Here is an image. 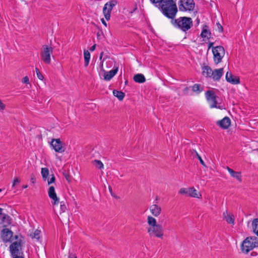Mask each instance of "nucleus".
<instances>
[{"label": "nucleus", "mask_w": 258, "mask_h": 258, "mask_svg": "<svg viewBox=\"0 0 258 258\" xmlns=\"http://www.w3.org/2000/svg\"><path fill=\"white\" fill-rule=\"evenodd\" d=\"M166 17L173 19L177 12L176 0H150Z\"/></svg>", "instance_id": "1"}, {"label": "nucleus", "mask_w": 258, "mask_h": 258, "mask_svg": "<svg viewBox=\"0 0 258 258\" xmlns=\"http://www.w3.org/2000/svg\"><path fill=\"white\" fill-rule=\"evenodd\" d=\"M147 223L150 226L147 229L148 233L151 237L155 236L162 238L164 236V230L162 226L157 224L155 218L149 216L147 217Z\"/></svg>", "instance_id": "2"}, {"label": "nucleus", "mask_w": 258, "mask_h": 258, "mask_svg": "<svg viewBox=\"0 0 258 258\" xmlns=\"http://www.w3.org/2000/svg\"><path fill=\"white\" fill-rule=\"evenodd\" d=\"M172 24L176 27L184 32L187 31L192 26L191 18L186 17H181L172 21Z\"/></svg>", "instance_id": "3"}, {"label": "nucleus", "mask_w": 258, "mask_h": 258, "mask_svg": "<svg viewBox=\"0 0 258 258\" xmlns=\"http://www.w3.org/2000/svg\"><path fill=\"white\" fill-rule=\"evenodd\" d=\"M256 247H258V238L255 236L248 237L242 242L241 250L243 253L247 254Z\"/></svg>", "instance_id": "4"}, {"label": "nucleus", "mask_w": 258, "mask_h": 258, "mask_svg": "<svg viewBox=\"0 0 258 258\" xmlns=\"http://www.w3.org/2000/svg\"><path fill=\"white\" fill-rule=\"evenodd\" d=\"M53 48L47 45H43L40 51L41 59L45 63L49 64L51 62V55Z\"/></svg>", "instance_id": "5"}, {"label": "nucleus", "mask_w": 258, "mask_h": 258, "mask_svg": "<svg viewBox=\"0 0 258 258\" xmlns=\"http://www.w3.org/2000/svg\"><path fill=\"white\" fill-rule=\"evenodd\" d=\"M212 52L215 63L217 64L220 63L225 55V49L224 47L222 46L213 47Z\"/></svg>", "instance_id": "6"}, {"label": "nucleus", "mask_w": 258, "mask_h": 258, "mask_svg": "<svg viewBox=\"0 0 258 258\" xmlns=\"http://www.w3.org/2000/svg\"><path fill=\"white\" fill-rule=\"evenodd\" d=\"M205 96L207 101L210 103L211 108H221L219 106L217 105V98L218 97L213 91L211 90H208L205 93Z\"/></svg>", "instance_id": "7"}, {"label": "nucleus", "mask_w": 258, "mask_h": 258, "mask_svg": "<svg viewBox=\"0 0 258 258\" xmlns=\"http://www.w3.org/2000/svg\"><path fill=\"white\" fill-rule=\"evenodd\" d=\"M194 0H180L179 10L180 11H192L195 8Z\"/></svg>", "instance_id": "8"}, {"label": "nucleus", "mask_w": 258, "mask_h": 258, "mask_svg": "<svg viewBox=\"0 0 258 258\" xmlns=\"http://www.w3.org/2000/svg\"><path fill=\"white\" fill-rule=\"evenodd\" d=\"M117 4L116 1H111L106 3L103 9V13L106 20H109L110 18V14L113 8Z\"/></svg>", "instance_id": "9"}, {"label": "nucleus", "mask_w": 258, "mask_h": 258, "mask_svg": "<svg viewBox=\"0 0 258 258\" xmlns=\"http://www.w3.org/2000/svg\"><path fill=\"white\" fill-rule=\"evenodd\" d=\"M21 250V241H17L13 242L10 246V250L12 256H17L20 254Z\"/></svg>", "instance_id": "10"}, {"label": "nucleus", "mask_w": 258, "mask_h": 258, "mask_svg": "<svg viewBox=\"0 0 258 258\" xmlns=\"http://www.w3.org/2000/svg\"><path fill=\"white\" fill-rule=\"evenodd\" d=\"M50 144L56 152L62 153L64 151V148L62 146V143L59 139H53Z\"/></svg>", "instance_id": "11"}, {"label": "nucleus", "mask_w": 258, "mask_h": 258, "mask_svg": "<svg viewBox=\"0 0 258 258\" xmlns=\"http://www.w3.org/2000/svg\"><path fill=\"white\" fill-rule=\"evenodd\" d=\"M48 195L49 197L53 201L52 203L53 205H58L59 203V199L57 198L55 188L53 186H50L48 190Z\"/></svg>", "instance_id": "12"}, {"label": "nucleus", "mask_w": 258, "mask_h": 258, "mask_svg": "<svg viewBox=\"0 0 258 258\" xmlns=\"http://www.w3.org/2000/svg\"><path fill=\"white\" fill-rule=\"evenodd\" d=\"M13 232L9 229H4L1 232V238L3 241L7 242L10 240L13 236Z\"/></svg>", "instance_id": "13"}, {"label": "nucleus", "mask_w": 258, "mask_h": 258, "mask_svg": "<svg viewBox=\"0 0 258 258\" xmlns=\"http://www.w3.org/2000/svg\"><path fill=\"white\" fill-rule=\"evenodd\" d=\"M231 124V120L228 117H225L217 122V124L223 129L228 128Z\"/></svg>", "instance_id": "14"}, {"label": "nucleus", "mask_w": 258, "mask_h": 258, "mask_svg": "<svg viewBox=\"0 0 258 258\" xmlns=\"http://www.w3.org/2000/svg\"><path fill=\"white\" fill-rule=\"evenodd\" d=\"M224 73L223 68H220L219 69H215L213 71L212 75H211V78L214 81H219L221 77L223 76Z\"/></svg>", "instance_id": "15"}, {"label": "nucleus", "mask_w": 258, "mask_h": 258, "mask_svg": "<svg viewBox=\"0 0 258 258\" xmlns=\"http://www.w3.org/2000/svg\"><path fill=\"white\" fill-rule=\"evenodd\" d=\"M226 80L227 82L232 84H238L240 83L239 78L233 76L231 72H227Z\"/></svg>", "instance_id": "16"}, {"label": "nucleus", "mask_w": 258, "mask_h": 258, "mask_svg": "<svg viewBox=\"0 0 258 258\" xmlns=\"http://www.w3.org/2000/svg\"><path fill=\"white\" fill-rule=\"evenodd\" d=\"M11 224V219L8 215L4 214L0 217V224H2L3 227H7Z\"/></svg>", "instance_id": "17"}, {"label": "nucleus", "mask_w": 258, "mask_h": 258, "mask_svg": "<svg viewBox=\"0 0 258 258\" xmlns=\"http://www.w3.org/2000/svg\"><path fill=\"white\" fill-rule=\"evenodd\" d=\"M150 211L154 216L158 217L161 213V208L156 204H154L150 207Z\"/></svg>", "instance_id": "18"}, {"label": "nucleus", "mask_w": 258, "mask_h": 258, "mask_svg": "<svg viewBox=\"0 0 258 258\" xmlns=\"http://www.w3.org/2000/svg\"><path fill=\"white\" fill-rule=\"evenodd\" d=\"M118 68L113 69L109 72H104V79L106 81L110 80L117 73Z\"/></svg>", "instance_id": "19"}, {"label": "nucleus", "mask_w": 258, "mask_h": 258, "mask_svg": "<svg viewBox=\"0 0 258 258\" xmlns=\"http://www.w3.org/2000/svg\"><path fill=\"white\" fill-rule=\"evenodd\" d=\"M223 219L226 220L229 224H234V218L232 214H229L227 211L223 214Z\"/></svg>", "instance_id": "20"}, {"label": "nucleus", "mask_w": 258, "mask_h": 258, "mask_svg": "<svg viewBox=\"0 0 258 258\" xmlns=\"http://www.w3.org/2000/svg\"><path fill=\"white\" fill-rule=\"evenodd\" d=\"M227 169L232 177L235 178L240 182L241 181V176L240 172L234 171L233 169L229 168V167H227Z\"/></svg>", "instance_id": "21"}, {"label": "nucleus", "mask_w": 258, "mask_h": 258, "mask_svg": "<svg viewBox=\"0 0 258 258\" xmlns=\"http://www.w3.org/2000/svg\"><path fill=\"white\" fill-rule=\"evenodd\" d=\"M189 192H188V196L192 197V198H202V195L201 194L198 192L197 189H196L194 187H189Z\"/></svg>", "instance_id": "22"}, {"label": "nucleus", "mask_w": 258, "mask_h": 258, "mask_svg": "<svg viewBox=\"0 0 258 258\" xmlns=\"http://www.w3.org/2000/svg\"><path fill=\"white\" fill-rule=\"evenodd\" d=\"M203 75L208 78H211L212 75V69L208 66H205L202 68Z\"/></svg>", "instance_id": "23"}, {"label": "nucleus", "mask_w": 258, "mask_h": 258, "mask_svg": "<svg viewBox=\"0 0 258 258\" xmlns=\"http://www.w3.org/2000/svg\"><path fill=\"white\" fill-rule=\"evenodd\" d=\"M134 80L139 83H143L146 81L144 76L142 74H138L134 76Z\"/></svg>", "instance_id": "24"}, {"label": "nucleus", "mask_w": 258, "mask_h": 258, "mask_svg": "<svg viewBox=\"0 0 258 258\" xmlns=\"http://www.w3.org/2000/svg\"><path fill=\"white\" fill-rule=\"evenodd\" d=\"M211 35L210 31L208 30V27L205 25L203 28L201 36L203 38H209Z\"/></svg>", "instance_id": "25"}, {"label": "nucleus", "mask_w": 258, "mask_h": 258, "mask_svg": "<svg viewBox=\"0 0 258 258\" xmlns=\"http://www.w3.org/2000/svg\"><path fill=\"white\" fill-rule=\"evenodd\" d=\"M253 232L258 236V218L254 219L251 223Z\"/></svg>", "instance_id": "26"}, {"label": "nucleus", "mask_w": 258, "mask_h": 258, "mask_svg": "<svg viewBox=\"0 0 258 258\" xmlns=\"http://www.w3.org/2000/svg\"><path fill=\"white\" fill-rule=\"evenodd\" d=\"M113 94L114 96L116 97L120 101L122 100L125 96V94L123 92L116 90L113 91Z\"/></svg>", "instance_id": "27"}, {"label": "nucleus", "mask_w": 258, "mask_h": 258, "mask_svg": "<svg viewBox=\"0 0 258 258\" xmlns=\"http://www.w3.org/2000/svg\"><path fill=\"white\" fill-rule=\"evenodd\" d=\"M84 56L85 60V67H87L89 64L90 59V53L88 50H85L84 51Z\"/></svg>", "instance_id": "28"}, {"label": "nucleus", "mask_w": 258, "mask_h": 258, "mask_svg": "<svg viewBox=\"0 0 258 258\" xmlns=\"http://www.w3.org/2000/svg\"><path fill=\"white\" fill-rule=\"evenodd\" d=\"M192 90L193 92L197 94L200 93L203 90V88L199 84H195L192 87Z\"/></svg>", "instance_id": "29"}, {"label": "nucleus", "mask_w": 258, "mask_h": 258, "mask_svg": "<svg viewBox=\"0 0 258 258\" xmlns=\"http://www.w3.org/2000/svg\"><path fill=\"white\" fill-rule=\"evenodd\" d=\"M42 178L44 181H46V179L48 177L49 170L47 168H42L41 171Z\"/></svg>", "instance_id": "30"}, {"label": "nucleus", "mask_w": 258, "mask_h": 258, "mask_svg": "<svg viewBox=\"0 0 258 258\" xmlns=\"http://www.w3.org/2000/svg\"><path fill=\"white\" fill-rule=\"evenodd\" d=\"M93 164L95 166V167L98 169H103L104 165L102 162L99 160H94L92 161Z\"/></svg>", "instance_id": "31"}, {"label": "nucleus", "mask_w": 258, "mask_h": 258, "mask_svg": "<svg viewBox=\"0 0 258 258\" xmlns=\"http://www.w3.org/2000/svg\"><path fill=\"white\" fill-rule=\"evenodd\" d=\"M192 154L195 153V155H194L193 154L194 157L196 156L198 158V159L199 160L201 164L203 166H206V164H205L204 161L203 160V159L201 158V156L197 153V152L196 151L193 150V151L192 152Z\"/></svg>", "instance_id": "32"}, {"label": "nucleus", "mask_w": 258, "mask_h": 258, "mask_svg": "<svg viewBox=\"0 0 258 258\" xmlns=\"http://www.w3.org/2000/svg\"><path fill=\"white\" fill-rule=\"evenodd\" d=\"M46 180L47 181V183L48 185H50L52 183H54L55 181V177L53 174H52L50 175V177H48L47 179H46Z\"/></svg>", "instance_id": "33"}, {"label": "nucleus", "mask_w": 258, "mask_h": 258, "mask_svg": "<svg viewBox=\"0 0 258 258\" xmlns=\"http://www.w3.org/2000/svg\"><path fill=\"white\" fill-rule=\"evenodd\" d=\"M189 187L188 188H181L180 189L179 191V193L180 194H185L188 195V192H189Z\"/></svg>", "instance_id": "34"}, {"label": "nucleus", "mask_w": 258, "mask_h": 258, "mask_svg": "<svg viewBox=\"0 0 258 258\" xmlns=\"http://www.w3.org/2000/svg\"><path fill=\"white\" fill-rule=\"evenodd\" d=\"M22 82L24 84H29V80L27 76L24 77L22 80Z\"/></svg>", "instance_id": "35"}, {"label": "nucleus", "mask_w": 258, "mask_h": 258, "mask_svg": "<svg viewBox=\"0 0 258 258\" xmlns=\"http://www.w3.org/2000/svg\"><path fill=\"white\" fill-rule=\"evenodd\" d=\"M63 175H64V177H65L66 180L68 182H70L71 181V175L70 174H67V173H64Z\"/></svg>", "instance_id": "36"}, {"label": "nucleus", "mask_w": 258, "mask_h": 258, "mask_svg": "<svg viewBox=\"0 0 258 258\" xmlns=\"http://www.w3.org/2000/svg\"><path fill=\"white\" fill-rule=\"evenodd\" d=\"M40 231L36 230L34 233L33 238L38 239L39 238Z\"/></svg>", "instance_id": "37"}, {"label": "nucleus", "mask_w": 258, "mask_h": 258, "mask_svg": "<svg viewBox=\"0 0 258 258\" xmlns=\"http://www.w3.org/2000/svg\"><path fill=\"white\" fill-rule=\"evenodd\" d=\"M20 182V179L17 177L15 178L14 180V182H13L12 186L14 187L16 184L19 183Z\"/></svg>", "instance_id": "38"}, {"label": "nucleus", "mask_w": 258, "mask_h": 258, "mask_svg": "<svg viewBox=\"0 0 258 258\" xmlns=\"http://www.w3.org/2000/svg\"><path fill=\"white\" fill-rule=\"evenodd\" d=\"M6 105L2 102L0 99V110H4L5 109Z\"/></svg>", "instance_id": "39"}, {"label": "nucleus", "mask_w": 258, "mask_h": 258, "mask_svg": "<svg viewBox=\"0 0 258 258\" xmlns=\"http://www.w3.org/2000/svg\"><path fill=\"white\" fill-rule=\"evenodd\" d=\"M37 76L38 78L41 80H42L44 78L43 75H42V74L40 72H39V73H37Z\"/></svg>", "instance_id": "40"}, {"label": "nucleus", "mask_w": 258, "mask_h": 258, "mask_svg": "<svg viewBox=\"0 0 258 258\" xmlns=\"http://www.w3.org/2000/svg\"><path fill=\"white\" fill-rule=\"evenodd\" d=\"M217 25L218 29H219V31L222 32L223 31L222 26L219 23H218L217 24Z\"/></svg>", "instance_id": "41"}, {"label": "nucleus", "mask_w": 258, "mask_h": 258, "mask_svg": "<svg viewBox=\"0 0 258 258\" xmlns=\"http://www.w3.org/2000/svg\"><path fill=\"white\" fill-rule=\"evenodd\" d=\"M60 204H62V202H61ZM60 208L63 212H64L66 209V207L64 204H60Z\"/></svg>", "instance_id": "42"}, {"label": "nucleus", "mask_w": 258, "mask_h": 258, "mask_svg": "<svg viewBox=\"0 0 258 258\" xmlns=\"http://www.w3.org/2000/svg\"><path fill=\"white\" fill-rule=\"evenodd\" d=\"M68 258H77V256L75 254H74L73 253H71L69 255Z\"/></svg>", "instance_id": "43"}, {"label": "nucleus", "mask_w": 258, "mask_h": 258, "mask_svg": "<svg viewBox=\"0 0 258 258\" xmlns=\"http://www.w3.org/2000/svg\"><path fill=\"white\" fill-rule=\"evenodd\" d=\"M95 48H96V44H94L92 47H90V50L91 51H93L94 50H95Z\"/></svg>", "instance_id": "44"}, {"label": "nucleus", "mask_w": 258, "mask_h": 258, "mask_svg": "<svg viewBox=\"0 0 258 258\" xmlns=\"http://www.w3.org/2000/svg\"><path fill=\"white\" fill-rule=\"evenodd\" d=\"M109 190L111 196L114 197V196L113 194L112 188L110 186H109Z\"/></svg>", "instance_id": "45"}, {"label": "nucleus", "mask_w": 258, "mask_h": 258, "mask_svg": "<svg viewBox=\"0 0 258 258\" xmlns=\"http://www.w3.org/2000/svg\"><path fill=\"white\" fill-rule=\"evenodd\" d=\"M101 22L102 23V24L105 26V27H107V23H106V22L105 21V20H104V19H101Z\"/></svg>", "instance_id": "46"}, {"label": "nucleus", "mask_w": 258, "mask_h": 258, "mask_svg": "<svg viewBox=\"0 0 258 258\" xmlns=\"http://www.w3.org/2000/svg\"><path fill=\"white\" fill-rule=\"evenodd\" d=\"M13 258H24L23 256H21V255H17V256H13Z\"/></svg>", "instance_id": "47"}, {"label": "nucleus", "mask_w": 258, "mask_h": 258, "mask_svg": "<svg viewBox=\"0 0 258 258\" xmlns=\"http://www.w3.org/2000/svg\"><path fill=\"white\" fill-rule=\"evenodd\" d=\"M213 45V43L210 42L209 44L208 49H210L211 47H212Z\"/></svg>", "instance_id": "48"}, {"label": "nucleus", "mask_w": 258, "mask_h": 258, "mask_svg": "<svg viewBox=\"0 0 258 258\" xmlns=\"http://www.w3.org/2000/svg\"><path fill=\"white\" fill-rule=\"evenodd\" d=\"M103 52H102L101 53H100V59H102V57L103 56Z\"/></svg>", "instance_id": "49"}, {"label": "nucleus", "mask_w": 258, "mask_h": 258, "mask_svg": "<svg viewBox=\"0 0 258 258\" xmlns=\"http://www.w3.org/2000/svg\"><path fill=\"white\" fill-rule=\"evenodd\" d=\"M31 180L32 181V183L35 182V179L33 177H31Z\"/></svg>", "instance_id": "50"}, {"label": "nucleus", "mask_w": 258, "mask_h": 258, "mask_svg": "<svg viewBox=\"0 0 258 258\" xmlns=\"http://www.w3.org/2000/svg\"><path fill=\"white\" fill-rule=\"evenodd\" d=\"M3 209L0 208V215H3L4 214L2 213Z\"/></svg>", "instance_id": "51"}, {"label": "nucleus", "mask_w": 258, "mask_h": 258, "mask_svg": "<svg viewBox=\"0 0 258 258\" xmlns=\"http://www.w3.org/2000/svg\"><path fill=\"white\" fill-rule=\"evenodd\" d=\"M35 70H36V74H37V73H39V72H40L38 69L36 68Z\"/></svg>", "instance_id": "52"}, {"label": "nucleus", "mask_w": 258, "mask_h": 258, "mask_svg": "<svg viewBox=\"0 0 258 258\" xmlns=\"http://www.w3.org/2000/svg\"><path fill=\"white\" fill-rule=\"evenodd\" d=\"M27 187H28L27 185H25L23 186V188H26Z\"/></svg>", "instance_id": "53"}, {"label": "nucleus", "mask_w": 258, "mask_h": 258, "mask_svg": "<svg viewBox=\"0 0 258 258\" xmlns=\"http://www.w3.org/2000/svg\"><path fill=\"white\" fill-rule=\"evenodd\" d=\"M188 90V87H186L185 89H184V91H187Z\"/></svg>", "instance_id": "54"}, {"label": "nucleus", "mask_w": 258, "mask_h": 258, "mask_svg": "<svg viewBox=\"0 0 258 258\" xmlns=\"http://www.w3.org/2000/svg\"><path fill=\"white\" fill-rule=\"evenodd\" d=\"M197 22L199 23V19H197Z\"/></svg>", "instance_id": "55"}, {"label": "nucleus", "mask_w": 258, "mask_h": 258, "mask_svg": "<svg viewBox=\"0 0 258 258\" xmlns=\"http://www.w3.org/2000/svg\"><path fill=\"white\" fill-rule=\"evenodd\" d=\"M137 9V8H135V9L134 10V11H135Z\"/></svg>", "instance_id": "56"}, {"label": "nucleus", "mask_w": 258, "mask_h": 258, "mask_svg": "<svg viewBox=\"0 0 258 258\" xmlns=\"http://www.w3.org/2000/svg\"><path fill=\"white\" fill-rule=\"evenodd\" d=\"M2 191V189H0V192Z\"/></svg>", "instance_id": "57"}]
</instances>
